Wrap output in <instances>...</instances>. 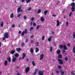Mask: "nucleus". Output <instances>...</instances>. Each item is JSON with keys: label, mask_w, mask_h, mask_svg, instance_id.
I'll return each instance as SVG.
<instances>
[{"label": "nucleus", "mask_w": 75, "mask_h": 75, "mask_svg": "<svg viewBox=\"0 0 75 75\" xmlns=\"http://www.w3.org/2000/svg\"><path fill=\"white\" fill-rule=\"evenodd\" d=\"M12 57L13 58L12 59V61L13 62H15L16 61V59H17L16 57H15L14 58V56H12Z\"/></svg>", "instance_id": "obj_6"}, {"label": "nucleus", "mask_w": 75, "mask_h": 75, "mask_svg": "<svg viewBox=\"0 0 75 75\" xmlns=\"http://www.w3.org/2000/svg\"><path fill=\"white\" fill-rule=\"evenodd\" d=\"M73 52H74V54H75V47L73 48Z\"/></svg>", "instance_id": "obj_29"}, {"label": "nucleus", "mask_w": 75, "mask_h": 75, "mask_svg": "<svg viewBox=\"0 0 75 75\" xmlns=\"http://www.w3.org/2000/svg\"><path fill=\"white\" fill-rule=\"evenodd\" d=\"M66 25H67V26H68V22H67Z\"/></svg>", "instance_id": "obj_49"}, {"label": "nucleus", "mask_w": 75, "mask_h": 75, "mask_svg": "<svg viewBox=\"0 0 75 75\" xmlns=\"http://www.w3.org/2000/svg\"><path fill=\"white\" fill-rule=\"evenodd\" d=\"M17 75H20V73H18L17 74Z\"/></svg>", "instance_id": "obj_63"}, {"label": "nucleus", "mask_w": 75, "mask_h": 75, "mask_svg": "<svg viewBox=\"0 0 75 75\" xmlns=\"http://www.w3.org/2000/svg\"><path fill=\"white\" fill-rule=\"evenodd\" d=\"M44 54H42L40 56V60H42L44 58Z\"/></svg>", "instance_id": "obj_5"}, {"label": "nucleus", "mask_w": 75, "mask_h": 75, "mask_svg": "<svg viewBox=\"0 0 75 75\" xmlns=\"http://www.w3.org/2000/svg\"><path fill=\"white\" fill-rule=\"evenodd\" d=\"M31 10V8H29L28 9V11H30V10Z\"/></svg>", "instance_id": "obj_50"}, {"label": "nucleus", "mask_w": 75, "mask_h": 75, "mask_svg": "<svg viewBox=\"0 0 75 75\" xmlns=\"http://www.w3.org/2000/svg\"><path fill=\"white\" fill-rule=\"evenodd\" d=\"M45 39V36H43L42 38V40H44Z\"/></svg>", "instance_id": "obj_33"}, {"label": "nucleus", "mask_w": 75, "mask_h": 75, "mask_svg": "<svg viewBox=\"0 0 75 75\" xmlns=\"http://www.w3.org/2000/svg\"><path fill=\"white\" fill-rule=\"evenodd\" d=\"M31 21H33L34 20V17H32L31 19Z\"/></svg>", "instance_id": "obj_35"}, {"label": "nucleus", "mask_w": 75, "mask_h": 75, "mask_svg": "<svg viewBox=\"0 0 75 75\" xmlns=\"http://www.w3.org/2000/svg\"><path fill=\"white\" fill-rule=\"evenodd\" d=\"M43 71H39V75H43Z\"/></svg>", "instance_id": "obj_10"}, {"label": "nucleus", "mask_w": 75, "mask_h": 75, "mask_svg": "<svg viewBox=\"0 0 75 75\" xmlns=\"http://www.w3.org/2000/svg\"><path fill=\"white\" fill-rule=\"evenodd\" d=\"M33 42H34V41H33V40H32L31 41V43H33Z\"/></svg>", "instance_id": "obj_57"}, {"label": "nucleus", "mask_w": 75, "mask_h": 75, "mask_svg": "<svg viewBox=\"0 0 75 75\" xmlns=\"http://www.w3.org/2000/svg\"><path fill=\"white\" fill-rule=\"evenodd\" d=\"M44 14L45 15H47V13H48V11L47 10H46L44 11Z\"/></svg>", "instance_id": "obj_25"}, {"label": "nucleus", "mask_w": 75, "mask_h": 75, "mask_svg": "<svg viewBox=\"0 0 75 75\" xmlns=\"http://www.w3.org/2000/svg\"><path fill=\"white\" fill-rule=\"evenodd\" d=\"M26 18H27V17L26 16H24L23 18L24 19V20H26Z\"/></svg>", "instance_id": "obj_40"}, {"label": "nucleus", "mask_w": 75, "mask_h": 75, "mask_svg": "<svg viewBox=\"0 0 75 75\" xmlns=\"http://www.w3.org/2000/svg\"><path fill=\"white\" fill-rule=\"evenodd\" d=\"M25 57V53H23L22 56V59H24Z\"/></svg>", "instance_id": "obj_20"}, {"label": "nucleus", "mask_w": 75, "mask_h": 75, "mask_svg": "<svg viewBox=\"0 0 75 75\" xmlns=\"http://www.w3.org/2000/svg\"><path fill=\"white\" fill-rule=\"evenodd\" d=\"M25 0H21L22 2H24V1H25Z\"/></svg>", "instance_id": "obj_64"}, {"label": "nucleus", "mask_w": 75, "mask_h": 75, "mask_svg": "<svg viewBox=\"0 0 75 75\" xmlns=\"http://www.w3.org/2000/svg\"><path fill=\"white\" fill-rule=\"evenodd\" d=\"M29 2H30V1L29 0H27L26 1L27 3H28Z\"/></svg>", "instance_id": "obj_48"}, {"label": "nucleus", "mask_w": 75, "mask_h": 75, "mask_svg": "<svg viewBox=\"0 0 75 75\" xmlns=\"http://www.w3.org/2000/svg\"><path fill=\"white\" fill-rule=\"evenodd\" d=\"M57 61L59 62V64H61V65H62V64H63V60L59 59H58Z\"/></svg>", "instance_id": "obj_3"}, {"label": "nucleus", "mask_w": 75, "mask_h": 75, "mask_svg": "<svg viewBox=\"0 0 75 75\" xmlns=\"http://www.w3.org/2000/svg\"><path fill=\"white\" fill-rule=\"evenodd\" d=\"M32 65L33 66H35V63H34V61H32Z\"/></svg>", "instance_id": "obj_34"}, {"label": "nucleus", "mask_w": 75, "mask_h": 75, "mask_svg": "<svg viewBox=\"0 0 75 75\" xmlns=\"http://www.w3.org/2000/svg\"><path fill=\"white\" fill-rule=\"evenodd\" d=\"M62 51H63V54H64V52H65V51L64 50H63Z\"/></svg>", "instance_id": "obj_53"}, {"label": "nucleus", "mask_w": 75, "mask_h": 75, "mask_svg": "<svg viewBox=\"0 0 75 75\" xmlns=\"http://www.w3.org/2000/svg\"><path fill=\"white\" fill-rule=\"evenodd\" d=\"M6 40V38H3L2 40Z\"/></svg>", "instance_id": "obj_52"}, {"label": "nucleus", "mask_w": 75, "mask_h": 75, "mask_svg": "<svg viewBox=\"0 0 75 75\" xmlns=\"http://www.w3.org/2000/svg\"><path fill=\"white\" fill-rule=\"evenodd\" d=\"M57 54L59 55V54H60V52H61V50H58L57 51Z\"/></svg>", "instance_id": "obj_17"}, {"label": "nucleus", "mask_w": 75, "mask_h": 75, "mask_svg": "<svg viewBox=\"0 0 75 75\" xmlns=\"http://www.w3.org/2000/svg\"><path fill=\"white\" fill-rule=\"evenodd\" d=\"M63 45H59V48H60V49H62V48H63Z\"/></svg>", "instance_id": "obj_28"}, {"label": "nucleus", "mask_w": 75, "mask_h": 75, "mask_svg": "<svg viewBox=\"0 0 75 75\" xmlns=\"http://www.w3.org/2000/svg\"><path fill=\"white\" fill-rule=\"evenodd\" d=\"M33 25L35 27V26H36V23H35L34 22H33Z\"/></svg>", "instance_id": "obj_42"}, {"label": "nucleus", "mask_w": 75, "mask_h": 75, "mask_svg": "<svg viewBox=\"0 0 75 75\" xmlns=\"http://www.w3.org/2000/svg\"><path fill=\"white\" fill-rule=\"evenodd\" d=\"M60 72L61 73V74L62 75H63L64 74V71H62L61 70L60 71Z\"/></svg>", "instance_id": "obj_26"}, {"label": "nucleus", "mask_w": 75, "mask_h": 75, "mask_svg": "<svg viewBox=\"0 0 75 75\" xmlns=\"http://www.w3.org/2000/svg\"><path fill=\"white\" fill-rule=\"evenodd\" d=\"M63 48L65 50H67V46L65 45L63 46Z\"/></svg>", "instance_id": "obj_21"}, {"label": "nucleus", "mask_w": 75, "mask_h": 75, "mask_svg": "<svg viewBox=\"0 0 75 75\" xmlns=\"http://www.w3.org/2000/svg\"><path fill=\"white\" fill-rule=\"evenodd\" d=\"M41 9H39L38 11V13L39 14V13H41Z\"/></svg>", "instance_id": "obj_30"}, {"label": "nucleus", "mask_w": 75, "mask_h": 75, "mask_svg": "<svg viewBox=\"0 0 75 75\" xmlns=\"http://www.w3.org/2000/svg\"><path fill=\"white\" fill-rule=\"evenodd\" d=\"M50 52H52V47H50Z\"/></svg>", "instance_id": "obj_36"}, {"label": "nucleus", "mask_w": 75, "mask_h": 75, "mask_svg": "<svg viewBox=\"0 0 75 75\" xmlns=\"http://www.w3.org/2000/svg\"><path fill=\"white\" fill-rule=\"evenodd\" d=\"M13 16H14V13H12L10 15V18H13Z\"/></svg>", "instance_id": "obj_22"}, {"label": "nucleus", "mask_w": 75, "mask_h": 75, "mask_svg": "<svg viewBox=\"0 0 75 75\" xmlns=\"http://www.w3.org/2000/svg\"><path fill=\"white\" fill-rule=\"evenodd\" d=\"M27 29H25V31H23L21 33V35L22 36H23L24 35V34H27Z\"/></svg>", "instance_id": "obj_1"}, {"label": "nucleus", "mask_w": 75, "mask_h": 75, "mask_svg": "<svg viewBox=\"0 0 75 75\" xmlns=\"http://www.w3.org/2000/svg\"><path fill=\"white\" fill-rule=\"evenodd\" d=\"M39 27H40V26L39 25H38L37 28H36V29L37 30H38V28H39Z\"/></svg>", "instance_id": "obj_46"}, {"label": "nucleus", "mask_w": 75, "mask_h": 75, "mask_svg": "<svg viewBox=\"0 0 75 75\" xmlns=\"http://www.w3.org/2000/svg\"><path fill=\"white\" fill-rule=\"evenodd\" d=\"M33 37H34V36L32 35L31 36H30V38H33Z\"/></svg>", "instance_id": "obj_51"}, {"label": "nucleus", "mask_w": 75, "mask_h": 75, "mask_svg": "<svg viewBox=\"0 0 75 75\" xmlns=\"http://www.w3.org/2000/svg\"><path fill=\"white\" fill-rule=\"evenodd\" d=\"M58 58H62V56L61 54H59L58 56Z\"/></svg>", "instance_id": "obj_19"}, {"label": "nucleus", "mask_w": 75, "mask_h": 75, "mask_svg": "<svg viewBox=\"0 0 75 75\" xmlns=\"http://www.w3.org/2000/svg\"><path fill=\"white\" fill-rule=\"evenodd\" d=\"M7 60H8V62H11V58L10 57L7 58Z\"/></svg>", "instance_id": "obj_24"}, {"label": "nucleus", "mask_w": 75, "mask_h": 75, "mask_svg": "<svg viewBox=\"0 0 75 75\" xmlns=\"http://www.w3.org/2000/svg\"><path fill=\"white\" fill-rule=\"evenodd\" d=\"M59 24H60L59 21V20H57V26H59Z\"/></svg>", "instance_id": "obj_18"}, {"label": "nucleus", "mask_w": 75, "mask_h": 75, "mask_svg": "<svg viewBox=\"0 0 75 75\" xmlns=\"http://www.w3.org/2000/svg\"><path fill=\"white\" fill-rule=\"evenodd\" d=\"M21 31H19L18 34H21Z\"/></svg>", "instance_id": "obj_58"}, {"label": "nucleus", "mask_w": 75, "mask_h": 75, "mask_svg": "<svg viewBox=\"0 0 75 75\" xmlns=\"http://www.w3.org/2000/svg\"><path fill=\"white\" fill-rule=\"evenodd\" d=\"M15 27V25H13L12 26V28H14Z\"/></svg>", "instance_id": "obj_47"}, {"label": "nucleus", "mask_w": 75, "mask_h": 75, "mask_svg": "<svg viewBox=\"0 0 75 75\" xmlns=\"http://www.w3.org/2000/svg\"><path fill=\"white\" fill-rule=\"evenodd\" d=\"M30 71V67H26L25 69V72L26 74L28 72Z\"/></svg>", "instance_id": "obj_4"}, {"label": "nucleus", "mask_w": 75, "mask_h": 75, "mask_svg": "<svg viewBox=\"0 0 75 75\" xmlns=\"http://www.w3.org/2000/svg\"><path fill=\"white\" fill-rule=\"evenodd\" d=\"M21 16V13H19V14L18 16H17V17H18V18H19V17H20Z\"/></svg>", "instance_id": "obj_38"}, {"label": "nucleus", "mask_w": 75, "mask_h": 75, "mask_svg": "<svg viewBox=\"0 0 75 75\" xmlns=\"http://www.w3.org/2000/svg\"><path fill=\"white\" fill-rule=\"evenodd\" d=\"M71 74H72V75H75V74H74V73H73V72L71 71Z\"/></svg>", "instance_id": "obj_55"}, {"label": "nucleus", "mask_w": 75, "mask_h": 75, "mask_svg": "<svg viewBox=\"0 0 75 75\" xmlns=\"http://www.w3.org/2000/svg\"><path fill=\"white\" fill-rule=\"evenodd\" d=\"M67 45L69 46V47H70V44H69V43H68L67 44Z\"/></svg>", "instance_id": "obj_56"}, {"label": "nucleus", "mask_w": 75, "mask_h": 75, "mask_svg": "<svg viewBox=\"0 0 75 75\" xmlns=\"http://www.w3.org/2000/svg\"><path fill=\"white\" fill-rule=\"evenodd\" d=\"M70 5L72 7H75V3L74 2L71 3Z\"/></svg>", "instance_id": "obj_8"}, {"label": "nucleus", "mask_w": 75, "mask_h": 75, "mask_svg": "<svg viewBox=\"0 0 75 75\" xmlns=\"http://www.w3.org/2000/svg\"><path fill=\"white\" fill-rule=\"evenodd\" d=\"M33 28L32 27H31L30 28V31H31V30H33V28Z\"/></svg>", "instance_id": "obj_41"}, {"label": "nucleus", "mask_w": 75, "mask_h": 75, "mask_svg": "<svg viewBox=\"0 0 75 75\" xmlns=\"http://www.w3.org/2000/svg\"><path fill=\"white\" fill-rule=\"evenodd\" d=\"M73 38H75V32L74 33H73Z\"/></svg>", "instance_id": "obj_37"}, {"label": "nucleus", "mask_w": 75, "mask_h": 75, "mask_svg": "<svg viewBox=\"0 0 75 75\" xmlns=\"http://www.w3.org/2000/svg\"><path fill=\"white\" fill-rule=\"evenodd\" d=\"M40 20L42 21V22H43L44 21V20H45V19L43 17H41L40 18Z\"/></svg>", "instance_id": "obj_9"}, {"label": "nucleus", "mask_w": 75, "mask_h": 75, "mask_svg": "<svg viewBox=\"0 0 75 75\" xmlns=\"http://www.w3.org/2000/svg\"><path fill=\"white\" fill-rule=\"evenodd\" d=\"M52 16H54V17H56V15H52Z\"/></svg>", "instance_id": "obj_59"}, {"label": "nucleus", "mask_w": 75, "mask_h": 75, "mask_svg": "<svg viewBox=\"0 0 75 75\" xmlns=\"http://www.w3.org/2000/svg\"><path fill=\"white\" fill-rule=\"evenodd\" d=\"M4 64L5 65H7V60H5V61Z\"/></svg>", "instance_id": "obj_27"}, {"label": "nucleus", "mask_w": 75, "mask_h": 75, "mask_svg": "<svg viewBox=\"0 0 75 75\" xmlns=\"http://www.w3.org/2000/svg\"><path fill=\"white\" fill-rule=\"evenodd\" d=\"M38 71V69H35V72H37Z\"/></svg>", "instance_id": "obj_45"}, {"label": "nucleus", "mask_w": 75, "mask_h": 75, "mask_svg": "<svg viewBox=\"0 0 75 75\" xmlns=\"http://www.w3.org/2000/svg\"><path fill=\"white\" fill-rule=\"evenodd\" d=\"M36 72H36L35 71L34 73H33V75H35V74H36Z\"/></svg>", "instance_id": "obj_54"}, {"label": "nucleus", "mask_w": 75, "mask_h": 75, "mask_svg": "<svg viewBox=\"0 0 75 75\" xmlns=\"http://www.w3.org/2000/svg\"><path fill=\"white\" fill-rule=\"evenodd\" d=\"M58 68L59 69H61V68H62V67H61V66H58Z\"/></svg>", "instance_id": "obj_39"}, {"label": "nucleus", "mask_w": 75, "mask_h": 75, "mask_svg": "<svg viewBox=\"0 0 75 75\" xmlns=\"http://www.w3.org/2000/svg\"><path fill=\"white\" fill-rule=\"evenodd\" d=\"M52 34H54V32L52 31Z\"/></svg>", "instance_id": "obj_61"}, {"label": "nucleus", "mask_w": 75, "mask_h": 75, "mask_svg": "<svg viewBox=\"0 0 75 75\" xmlns=\"http://www.w3.org/2000/svg\"><path fill=\"white\" fill-rule=\"evenodd\" d=\"M15 56L16 57H18V54L16 53L15 54Z\"/></svg>", "instance_id": "obj_31"}, {"label": "nucleus", "mask_w": 75, "mask_h": 75, "mask_svg": "<svg viewBox=\"0 0 75 75\" xmlns=\"http://www.w3.org/2000/svg\"><path fill=\"white\" fill-rule=\"evenodd\" d=\"M33 51L34 50H33V49L32 48H31L30 51V52H31V53L32 54H33V53H34L33 52Z\"/></svg>", "instance_id": "obj_12"}, {"label": "nucleus", "mask_w": 75, "mask_h": 75, "mask_svg": "<svg viewBox=\"0 0 75 75\" xmlns=\"http://www.w3.org/2000/svg\"><path fill=\"white\" fill-rule=\"evenodd\" d=\"M35 49V52H38L39 51V50L38 49V47H36Z\"/></svg>", "instance_id": "obj_15"}, {"label": "nucleus", "mask_w": 75, "mask_h": 75, "mask_svg": "<svg viewBox=\"0 0 75 75\" xmlns=\"http://www.w3.org/2000/svg\"><path fill=\"white\" fill-rule=\"evenodd\" d=\"M10 53L11 54H14V53H15V50H11L10 52Z\"/></svg>", "instance_id": "obj_16"}, {"label": "nucleus", "mask_w": 75, "mask_h": 75, "mask_svg": "<svg viewBox=\"0 0 75 75\" xmlns=\"http://www.w3.org/2000/svg\"><path fill=\"white\" fill-rule=\"evenodd\" d=\"M3 25H4V22H3V21H2L1 22L0 26L1 27H3Z\"/></svg>", "instance_id": "obj_13"}, {"label": "nucleus", "mask_w": 75, "mask_h": 75, "mask_svg": "<svg viewBox=\"0 0 75 75\" xmlns=\"http://www.w3.org/2000/svg\"><path fill=\"white\" fill-rule=\"evenodd\" d=\"M56 72L57 73V74H59V71H56Z\"/></svg>", "instance_id": "obj_62"}, {"label": "nucleus", "mask_w": 75, "mask_h": 75, "mask_svg": "<svg viewBox=\"0 0 75 75\" xmlns=\"http://www.w3.org/2000/svg\"><path fill=\"white\" fill-rule=\"evenodd\" d=\"M64 59L66 61H68V57H65L64 58Z\"/></svg>", "instance_id": "obj_32"}, {"label": "nucleus", "mask_w": 75, "mask_h": 75, "mask_svg": "<svg viewBox=\"0 0 75 75\" xmlns=\"http://www.w3.org/2000/svg\"><path fill=\"white\" fill-rule=\"evenodd\" d=\"M20 10H21V7H20L18 8L17 11L18 13L20 11Z\"/></svg>", "instance_id": "obj_23"}, {"label": "nucleus", "mask_w": 75, "mask_h": 75, "mask_svg": "<svg viewBox=\"0 0 75 75\" xmlns=\"http://www.w3.org/2000/svg\"><path fill=\"white\" fill-rule=\"evenodd\" d=\"M71 11H72L73 12H74V11H75V7H72L71 8Z\"/></svg>", "instance_id": "obj_14"}, {"label": "nucleus", "mask_w": 75, "mask_h": 75, "mask_svg": "<svg viewBox=\"0 0 75 75\" xmlns=\"http://www.w3.org/2000/svg\"><path fill=\"white\" fill-rule=\"evenodd\" d=\"M52 38V36L50 37L48 39V41L49 42H50L51 41V39Z\"/></svg>", "instance_id": "obj_11"}, {"label": "nucleus", "mask_w": 75, "mask_h": 75, "mask_svg": "<svg viewBox=\"0 0 75 75\" xmlns=\"http://www.w3.org/2000/svg\"><path fill=\"white\" fill-rule=\"evenodd\" d=\"M72 13V12H70V13L69 15V17H71V16Z\"/></svg>", "instance_id": "obj_43"}, {"label": "nucleus", "mask_w": 75, "mask_h": 75, "mask_svg": "<svg viewBox=\"0 0 75 75\" xmlns=\"http://www.w3.org/2000/svg\"><path fill=\"white\" fill-rule=\"evenodd\" d=\"M27 41H28V39H26V41H25V42H27Z\"/></svg>", "instance_id": "obj_60"}, {"label": "nucleus", "mask_w": 75, "mask_h": 75, "mask_svg": "<svg viewBox=\"0 0 75 75\" xmlns=\"http://www.w3.org/2000/svg\"><path fill=\"white\" fill-rule=\"evenodd\" d=\"M16 50L17 51H18V52H20L21 50V49L20 48H17L16 49Z\"/></svg>", "instance_id": "obj_7"}, {"label": "nucleus", "mask_w": 75, "mask_h": 75, "mask_svg": "<svg viewBox=\"0 0 75 75\" xmlns=\"http://www.w3.org/2000/svg\"><path fill=\"white\" fill-rule=\"evenodd\" d=\"M21 45L22 47H23V46H24V43L23 42L21 44Z\"/></svg>", "instance_id": "obj_44"}, {"label": "nucleus", "mask_w": 75, "mask_h": 75, "mask_svg": "<svg viewBox=\"0 0 75 75\" xmlns=\"http://www.w3.org/2000/svg\"><path fill=\"white\" fill-rule=\"evenodd\" d=\"M8 32L4 34V37L5 38H8Z\"/></svg>", "instance_id": "obj_2"}]
</instances>
